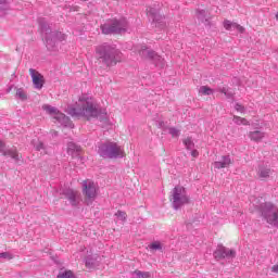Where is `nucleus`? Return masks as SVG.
<instances>
[{
  "instance_id": "f257e3e1",
  "label": "nucleus",
  "mask_w": 278,
  "mask_h": 278,
  "mask_svg": "<svg viewBox=\"0 0 278 278\" xmlns=\"http://www.w3.org/2000/svg\"><path fill=\"white\" fill-rule=\"evenodd\" d=\"M71 116L75 118H85L90 121V118H97L101 111L99 110V104L92 100H79L76 108L68 111Z\"/></svg>"
},
{
  "instance_id": "f03ea898",
  "label": "nucleus",
  "mask_w": 278,
  "mask_h": 278,
  "mask_svg": "<svg viewBox=\"0 0 278 278\" xmlns=\"http://www.w3.org/2000/svg\"><path fill=\"white\" fill-rule=\"evenodd\" d=\"M96 53L106 66H114L123 60V53L111 46H100L97 48Z\"/></svg>"
},
{
  "instance_id": "7ed1b4c3",
  "label": "nucleus",
  "mask_w": 278,
  "mask_h": 278,
  "mask_svg": "<svg viewBox=\"0 0 278 278\" xmlns=\"http://www.w3.org/2000/svg\"><path fill=\"white\" fill-rule=\"evenodd\" d=\"M172 204L175 210H179V207L184 205H188L190 203V198L188 197V192L186 188L181 186H177L172 191Z\"/></svg>"
},
{
  "instance_id": "20e7f679",
  "label": "nucleus",
  "mask_w": 278,
  "mask_h": 278,
  "mask_svg": "<svg viewBox=\"0 0 278 278\" xmlns=\"http://www.w3.org/2000/svg\"><path fill=\"white\" fill-rule=\"evenodd\" d=\"M99 192V188L94 181L87 179L83 181V194L85 197V202L87 205H91L92 201L97 199V193Z\"/></svg>"
},
{
  "instance_id": "39448f33",
  "label": "nucleus",
  "mask_w": 278,
  "mask_h": 278,
  "mask_svg": "<svg viewBox=\"0 0 278 278\" xmlns=\"http://www.w3.org/2000/svg\"><path fill=\"white\" fill-rule=\"evenodd\" d=\"M100 153L103 157H125V151L114 142L102 146Z\"/></svg>"
},
{
  "instance_id": "423d86ee",
  "label": "nucleus",
  "mask_w": 278,
  "mask_h": 278,
  "mask_svg": "<svg viewBox=\"0 0 278 278\" xmlns=\"http://www.w3.org/2000/svg\"><path fill=\"white\" fill-rule=\"evenodd\" d=\"M127 27V22L111 20L101 26L103 34H114L116 31H123Z\"/></svg>"
},
{
  "instance_id": "0eeeda50",
  "label": "nucleus",
  "mask_w": 278,
  "mask_h": 278,
  "mask_svg": "<svg viewBox=\"0 0 278 278\" xmlns=\"http://www.w3.org/2000/svg\"><path fill=\"white\" fill-rule=\"evenodd\" d=\"M42 110H45V112H47L48 114H51L55 121H59V123H62V125H65V127L71 125V119L66 115L58 111V109L49 104H45L42 106Z\"/></svg>"
},
{
  "instance_id": "6e6552de",
  "label": "nucleus",
  "mask_w": 278,
  "mask_h": 278,
  "mask_svg": "<svg viewBox=\"0 0 278 278\" xmlns=\"http://www.w3.org/2000/svg\"><path fill=\"white\" fill-rule=\"evenodd\" d=\"M263 216L266 218L267 223L269 225H277V207L270 203L265 204V207L263 208Z\"/></svg>"
},
{
  "instance_id": "1a4fd4ad",
  "label": "nucleus",
  "mask_w": 278,
  "mask_h": 278,
  "mask_svg": "<svg viewBox=\"0 0 278 278\" xmlns=\"http://www.w3.org/2000/svg\"><path fill=\"white\" fill-rule=\"evenodd\" d=\"M215 260H225V257H236V250H229L223 245H218L214 252Z\"/></svg>"
},
{
  "instance_id": "9d476101",
  "label": "nucleus",
  "mask_w": 278,
  "mask_h": 278,
  "mask_svg": "<svg viewBox=\"0 0 278 278\" xmlns=\"http://www.w3.org/2000/svg\"><path fill=\"white\" fill-rule=\"evenodd\" d=\"M29 75L31 76L35 88H37V90H41L45 86V76L34 68L29 70Z\"/></svg>"
},
{
  "instance_id": "9b49d317",
  "label": "nucleus",
  "mask_w": 278,
  "mask_h": 278,
  "mask_svg": "<svg viewBox=\"0 0 278 278\" xmlns=\"http://www.w3.org/2000/svg\"><path fill=\"white\" fill-rule=\"evenodd\" d=\"M0 153H2V155L4 156L9 155L10 157H12V160H15L16 162H18V160L23 157L18 153V151H16V149L5 150V143L1 140H0Z\"/></svg>"
},
{
  "instance_id": "f8f14e48",
  "label": "nucleus",
  "mask_w": 278,
  "mask_h": 278,
  "mask_svg": "<svg viewBox=\"0 0 278 278\" xmlns=\"http://www.w3.org/2000/svg\"><path fill=\"white\" fill-rule=\"evenodd\" d=\"M231 164H233V162L231 161V157H229V156H222L220 161H216L214 163V167L217 168V169L229 168V166Z\"/></svg>"
},
{
  "instance_id": "ddd939ff",
  "label": "nucleus",
  "mask_w": 278,
  "mask_h": 278,
  "mask_svg": "<svg viewBox=\"0 0 278 278\" xmlns=\"http://www.w3.org/2000/svg\"><path fill=\"white\" fill-rule=\"evenodd\" d=\"M67 153L72 155V157H77L79 153H81V147L76 146L75 143H70L67 147Z\"/></svg>"
},
{
  "instance_id": "4468645a",
  "label": "nucleus",
  "mask_w": 278,
  "mask_h": 278,
  "mask_svg": "<svg viewBox=\"0 0 278 278\" xmlns=\"http://www.w3.org/2000/svg\"><path fill=\"white\" fill-rule=\"evenodd\" d=\"M271 173L273 172L268 167H260L257 172V177L258 179H262V181H264L268 179V177H270Z\"/></svg>"
},
{
  "instance_id": "2eb2a0df",
  "label": "nucleus",
  "mask_w": 278,
  "mask_h": 278,
  "mask_svg": "<svg viewBox=\"0 0 278 278\" xmlns=\"http://www.w3.org/2000/svg\"><path fill=\"white\" fill-rule=\"evenodd\" d=\"M264 136L266 135L260 130L251 131L249 134L250 140H253L254 142H262V140H264Z\"/></svg>"
},
{
  "instance_id": "dca6fc26",
  "label": "nucleus",
  "mask_w": 278,
  "mask_h": 278,
  "mask_svg": "<svg viewBox=\"0 0 278 278\" xmlns=\"http://www.w3.org/2000/svg\"><path fill=\"white\" fill-rule=\"evenodd\" d=\"M67 199H68V201H71L72 205H77L79 203V192L68 191Z\"/></svg>"
},
{
  "instance_id": "f3484780",
  "label": "nucleus",
  "mask_w": 278,
  "mask_h": 278,
  "mask_svg": "<svg viewBox=\"0 0 278 278\" xmlns=\"http://www.w3.org/2000/svg\"><path fill=\"white\" fill-rule=\"evenodd\" d=\"M200 94L205 97H210V94H214V89L210 88L208 86H202L199 90Z\"/></svg>"
},
{
  "instance_id": "a211bd4d",
  "label": "nucleus",
  "mask_w": 278,
  "mask_h": 278,
  "mask_svg": "<svg viewBox=\"0 0 278 278\" xmlns=\"http://www.w3.org/2000/svg\"><path fill=\"white\" fill-rule=\"evenodd\" d=\"M236 25H237V23L231 22V21H229V20H225V21H224V27H225V29H227L228 31H231V29H236Z\"/></svg>"
},
{
  "instance_id": "6ab92c4d",
  "label": "nucleus",
  "mask_w": 278,
  "mask_h": 278,
  "mask_svg": "<svg viewBox=\"0 0 278 278\" xmlns=\"http://www.w3.org/2000/svg\"><path fill=\"white\" fill-rule=\"evenodd\" d=\"M232 121H233V123H236V125H249V122L244 117H240V116L235 115Z\"/></svg>"
},
{
  "instance_id": "aec40b11",
  "label": "nucleus",
  "mask_w": 278,
  "mask_h": 278,
  "mask_svg": "<svg viewBox=\"0 0 278 278\" xmlns=\"http://www.w3.org/2000/svg\"><path fill=\"white\" fill-rule=\"evenodd\" d=\"M56 278H75V276L73 275V271L64 270L60 271Z\"/></svg>"
},
{
  "instance_id": "412c9836",
  "label": "nucleus",
  "mask_w": 278,
  "mask_h": 278,
  "mask_svg": "<svg viewBox=\"0 0 278 278\" xmlns=\"http://www.w3.org/2000/svg\"><path fill=\"white\" fill-rule=\"evenodd\" d=\"M142 55H147V58H150V60H157V59H160V56H157V54H155V52L149 51V50H143L142 51Z\"/></svg>"
},
{
  "instance_id": "4be33fe9",
  "label": "nucleus",
  "mask_w": 278,
  "mask_h": 278,
  "mask_svg": "<svg viewBox=\"0 0 278 278\" xmlns=\"http://www.w3.org/2000/svg\"><path fill=\"white\" fill-rule=\"evenodd\" d=\"M184 144L185 147H187V149H194V142L192 141V138L188 137L184 140Z\"/></svg>"
},
{
  "instance_id": "5701e85b",
  "label": "nucleus",
  "mask_w": 278,
  "mask_h": 278,
  "mask_svg": "<svg viewBox=\"0 0 278 278\" xmlns=\"http://www.w3.org/2000/svg\"><path fill=\"white\" fill-rule=\"evenodd\" d=\"M16 97L22 99V101H25V99H27V93H25V91H23V89H17L16 90Z\"/></svg>"
},
{
  "instance_id": "b1692460",
  "label": "nucleus",
  "mask_w": 278,
  "mask_h": 278,
  "mask_svg": "<svg viewBox=\"0 0 278 278\" xmlns=\"http://www.w3.org/2000/svg\"><path fill=\"white\" fill-rule=\"evenodd\" d=\"M169 134L173 138H179V129L175 127L169 128Z\"/></svg>"
},
{
  "instance_id": "393cba45",
  "label": "nucleus",
  "mask_w": 278,
  "mask_h": 278,
  "mask_svg": "<svg viewBox=\"0 0 278 278\" xmlns=\"http://www.w3.org/2000/svg\"><path fill=\"white\" fill-rule=\"evenodd\" d=\"M151 251H160L162 249V244L160 242H153L150 244Z\"/></svg>"
},
{
  "instance_id": "a878e982",
  "label": "nucleus",
  "mask_w": 278,
  "mask_h": 278,
  "mask_svg": "<svg viewBox=\"0 0 278 278\" xmlns=\"http://www.w3.org/2000/svg\"><path fill=\"white\" fill-rule=\"evenodd\" d=\"M115 216H117V218H119V220H126L127 219V213L123 212V211H118Z\"/></svg>"
},
{
  "instance_id": "bb28decb",
  "label": "nucleus",
  "mask_w": 278,
  "mask_h": 278,
  "mask_svg": "<svg viewBox=\"0 0 278 278\" xmlns=\"http://www.w3.org/2000/svg\"><path fill=\"white\" fill-rule=\"evenodd\" d=\"M0 257H2L3 260H12L13 256L8 252H2L0 253Z\"/></svg>"
},
{
  "instance_id": "cd10ccee",
  "label": "nucleus",
  "mask_w": 278,
  "mask_h": 278,
  "mask_svg": "<svg viewBox=\"0 0 278 278\" xmlns=\"http://www.w3.org/2000/svg\"><path fill=\"white\" fill-rule=\"evenodd\" d=\"M235 110L237 111V112H244V106H242V104H240V103H237L236 105H235Z\"/></svg>"
},
{
  "instance_id": "c85d7f7f",
  "label": "nucleus",
  "mask_w": 278,
  "mask_h": 278,
  "mask_svg": "<svg viewBox=\"0 0 278 278\" xmlns=\"http://www.w3.org/2000/svg\"><path fill=\"white\" fill-rule=\"evenodd\" d=\"M235 29H237V31H240V34H244V27L239 24H236Z\"/></svg>"
},
{
  "instance_id": "c756f323",
  "label": "nucleus",
  "mask_w": 278,
  "mask_h": 278,
  "mask_svg": "<svg viewBox=\"0 0 278 278\" xmlns=\"http://www.w3.org/2000/svg\"><path fill=\"white\" fill-rule=\"evenodd\" d=\"M229 89H227V87H223V88H219L218 91L222 92V94H227V91Z\"/></svg>"
},
{
  "instance_id": "7c9ffc66",
  "label": "nucleus",
  "mask_w": 278,
  "mask_h": 278,
  "mask_svg": "<svg viewBox=\"0 0 278 278\" xmlns=\"http://www.w3.org/2000/svg\"><path fill=\"white\" fill-rule=\"evenodd\" d=\"M224 94L227 97V99H231L233 97V92H229V90Z\"/></svg>"
},
{
  "instance_id": "2f4dec72",
  "label": "nucleus",
  "mask_w": 278,
  "mask_h": 278,
  "mask_svg": "<svg viewBox=\"0 0 278 278\" xmlns=\"http://www.w3.org/2000/svg\"><path fill=\"white\" fill-rule=\"evenodd\" d=\"M271 273L278 274V265H274V266L271 267Z\"/></svg>"
},
{
  "instance_id": "473e14b6",
  "label": "nucleus",
  "mask_w": 278,
  "mask_h": 278,
  "mask_svg": "<svg viewBox=\"0 0 278 278\" xmlns=\"http://www.w3.org/2000/svg\"><path fill=\"white\" fill-rule=\"evenodd\" d=\"M191 155H192L193 157H198V156H199V151L193 150V151L191 152Z\"/></svg>"
},
{
  "instance_id": "72a5a7b5",
  "label": "nucleus",
  "mask_w": 278,
  "mask_h": 278,
  "mask_svg": "<svg viewBox=\"0 0 278 278\" xmlns=\"http://www.w3.org/2000/svg\"><path fill=\"white\" fill-rule=\"evenodd\" d=\"M60 36H61L60 40H64L66 38V36L62 35V33H60Z\"/></svg>"
},
{
  "instance_id": "f704fd0d",
  "label": "nucleus",
  "mask_w": 278,
  "mask_h": 278,
  "mask_svg": "<svg viewBox=\"0 0 278 278\" xmlns=\"http://www.w3.org/2000/svg\"><path fill=\"white\" fill-rule=\"evenodd\" d=\"M86 267H87V268H91V266H90V263H89V262H86Z\"/></svg>"
},
{
  "instance_id": "c9c22d12",
  "label": "nucleus",
  "mask_w": 278,
  "mask_h": 278,
  "mask_svg": "<svg viewBox=\"0 0 278 278\" xmlns=\"http://www.w3.org/2000/svg\"><path fill=\"white\" fill-rule=\"evenodd\" d=\"M42 148H43V146H42V143H40L37 149H38V151H40V149H42Z\"/></svg>"
},
{
  "instance_id": "e433bc0d",
  "label": "nucleus",
  "mask_w": 278,
  "mask_h": 278,
  "mask_svg": "<svg viewBox=\"0 0 278 278\" xmlns=\"http://www.w3.org/2000/svg\"><path fill=\"white\" fill-rule=\"evenodd\" d=\"M275 17H276V21H278V12L276 13Z\"/></svg>"
}]
</instances>
